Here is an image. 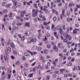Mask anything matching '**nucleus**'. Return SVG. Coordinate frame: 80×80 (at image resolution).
I'll use <instances>...</instances> for the list:
<instances>
[{"label": "nucleus", "instance_id": "obj_1", "mask_svg": "<svg viewBox=\"0 0 80 80\" xmlns=\"http://www.w3.org/2000/svg\"><path fill=\"white\" fill-rule=\"evenodd\" d=\"M37 41V39L35 38H32L30 40H28V43H31L32 42H35Z\"/></svg>", "mask_w": 80, "mask_h": 80}, {"label": "nucleus", "instance_id": "obj_2", "mask_svg": "<svg viewBox=\"0 0 80 80\" xmlns=\"http://www.w3.org/2000/svg\"><path fill=\"white\" fill-rule=\"evenodd\" d=\"M32 12L33 13L32 14V17H37L38 14L37 12H36V10L35 9H32Z\"/></svg>", "mask_w": 80, "mask_h": 80}, {"label": "nucleus", "instance_id": "obj_3", "mask_svg": "<svg viewBox=\"0 0 80 80\" xmlns=\"http://www.w3.org/2000/svg\"><path fill=\"white\" fill-rule=\"evenodd\" d=\"M25 34L26 36H29L30 35V32L29 31H27L25 33Z\"/></svg>", "mask_w": 80, "mask_h": 80}, {"label": "nucleus", "instance_id": "obj_4", "mask_svg": "<svg viewBox=\"0 0 80 80\" xmlns=\"http://www.w3.org/2000/svg\"><path fill=\"white\" fill-rule=\"evenodd\" d=\"M63 36L64 37H65L67 38H69V35H68L67 34H66V33H64L63 34Z\"/></svg>", "mask_w": 80, "mask_h": 80}, {"label": "nucleus", "instance_id": "obj_5", "mask_svg": "<svg viewBox=\"0 0 80 80\" xmlns=\"http://www.w3.org/2000/svg\"><path fill=\"white\" fill-rule=\"evenodd\" d=\"M8 52V53H10V51H11V48L10 47H8L7 48Z\"/></svg>", "mask_w": 80, "mask_h": 80}, {"label": "nucleus", "instance_id": "obj_6", "mask_svg": "<svg viewBox=\"0 0 80 80\" xmlns=\"http://www.w3.org/2000/svg\"><path fill=\"white\" fill-rule=\"evenodd\" d=\"M25 25L27 27H30V23H29L28 22H26L25 24Z\"/></svg>", "mask_w": 80, "mask_h": 80}, {"label": "nucleus", "instance_id": "obj_7", "mask_svg": "<svg viewBox=\"0 0 80 80\" xmlns=\"http://www.w3.org/2000/svg\"><path fill=\"white\" fill-rule=\"evenodd\" d=\"M12 3H11L8 4L6 5V8H8V7H10V6H12Z\"/></svg>", "mask_w": 80, "mask_h": 80}, {"label": "nucleus", "instance_id": "obj_8", "mask_svg": "<svg viewBox=\"0 0 80 80\" xmlns=\"http://www.w3.org/2000/svg\"><path fill=\"white\" fill-rule=\"evenodd\" d=\"M7 5V2H3L2 4V6L3 7L4 6H5Z\"/></svg>", "mask_w": 80, "mask_h": 80}, {"label": "nucleus", "instance_id": "obj_9", "mask_svg": "<svg viewBox=\"0 0 80 80\" xmlns=\"http://www.w3.org/2000/svg\"><path fill=\"white\" fill-rule=\"evenodd\" d=\"M56 29L57 30H60V29H61L62 28H60V26L59 25H58L56 27Z\"/></svg>", "mask_w": 80, "mask_h": 80}, {"label": "nucleus", "instance_id": "obj_10", "mask_svg": "<svg viewBox=\"0 0 80 80\" xmlns=\"http://www.w3.org/2000/svg\"><path fill=\"white\" fill-rule=\"evenodd\" d=\"M23 23L22 22H19L16 23V25L17 26H20L22 25H23Z\"/></svg>", "mask_w": 80, "mask_h": 80}, {"label": "nucleus", "instance_id": "obj_11", "mask_svg": "<svg viewBox=\"0 0 80 80\" xmlns=\"http://www.w3.org/2000/svg\"><path fill=\"white\" fill-rule=\"evenodd\" d=\"M11 48H12L15 47V45H14V44H13V42L11 43Z\"/></svg>", "mask_w": 80, "mask_h": 80}, {"label": "nucleus", "instance_id": "obj_12", "mask_svg": "<svg viewBox=\"0 0 80 80\" xmlns=\"http://www.w3.org/2000/svg\"><path fill=\"white\" fill-rule=\"evenodd\" d=\"M24 55L26 57H30V55L28 52H26L24 53Z\"/></svg>", "mask_w": 80, "mask_h": 80}, {"label": "nucleus", "instance_id": "obj_13", "mask_svg": "<svg viewBox=\"0 0 80 80\" xmlns=\"http://www.w3.org/2000/svg\"><path fill=\"white\" fill-rule=\"evenodd\" d=\"M65 69H62L60 70V72L62 73H63V72H65Z\"/></svg>", "mask_w": 80, "mask_h": 80}, {"label": "nucleus", "instance_id": "obj_14", "mask_svg": "<svg viewBox=\"0 0 80 80\" xmlns=\"http://www.w3.org/2000/svg\"><path fill=\"white\" fill-rule=\"evenodd\" d=\"M44 52L45 54H48V50L45 49L44 51Z\"/></svg>", "mask_w": 80, "mask_h": 80}, {"label": "nucleus", "instance_id": "obj_15", "mask_svg": "<svg viewBox=\"0 0 80 80\" xmlns=\"http://www.w3.org/2000/svg\"><path fill=\"white\" fill-rule=\"evenodd\" d=\"M37 50H38V51H41V50H42V48L40 47H39L38 48H37Z\"/></svg>", "mask_w": 80, "mask_h": 80}, {"label": "nucleus", "instance_id": "obj_16", "mask_svg": "<svg viewBox=\"0 0 80 80\" xmlns=\"http://www.w3.org/2000/svg\"><path fill=\"white\" fill-rule=\"evenodd\" d=\"M37 46H34L32 47V50H35L36 49H37Z\"/></svg>", "mask_w": 80, "mask_h": 80}, {"label": "nucleus", "instance_id": "obj_17", "mask_svg": "<svg viewBox=\"0 0 80 80\" xmlns=\"http://www.w3.org/2000/svg\"><path fill=\"white\" fill-rule=\"evenodd\" d=\"M13 53L15 55H17L18 54V53H17V51L15 50L13 51Z\"/></svg>", "mask_w": 80, "mask_h": 80}, {"label": "nucleus", "instance_id": "obj_18", "mask_svg": "<svg viewBox=\"0 0 80 80\" xmlns=\"http://www.w3.org/2000/svg\"><path fill=\"white\" fill-rule=\"evenodd\" d=\"M59 32L60 33L61 35H62L63 33V30H62V29H59Z\"/></svg>", "mask_w": 80, "mask_h": 80}, {"label": "nucleus", "instance_id": "obj_19", "mask_svg": "<svg viewBox=\"0 0 80 80\" xmlns=\"http://www.w3.org/2000/svg\"><path fill=\"white\" fill-rule=\"evenodd\" d=\"M45 27L46 29H47V30H50V28L48 25L46 26Z\"/></svg>", "mask_w": 80, "mask_h": 80}, {"label": "nucleus", "instance_id": "obj_20", "mask_svg": "<svg viewBox=\"0 0 80 80\" xmlns=\"http://www.w3.org/2000/svg\"><path fill=\"white\" fill-rule=\"evenodd\" d=\"M13 14V13L12 12H10L8 15V16L9 17H12V14Z\"/></svg>", "mask_w": 80, "mask_h": 80}, {"label": "nucleus", "instance_id": "obj_21", "mask_svg": "<svg viewBox=\"0 0 80 80\" xmlns=\"http://www.w3.org/2000/svg\"><path fill=\"white\" fill-rule=\"evenodd\" d=\"M63 41L64 42H65V43H67V42H68V40L66 38H64L63 40Z\"/></svg>", "mask_w": 80, "mask_h": 80}, {"label": "nucleus", "instance_id": "obj_22", "mask_svg": "<svg viewBox=\"0 0 80 80\" xmlns=\"http://www.w3.org/2000/svg\"><path fill=\"white\" fill-rule=\"evenodd\" d=\"M62 46V44L60 43H58V48H60Z\"/></svg>", "mask_w": 80, "mask_h": 80}, {"label": "nucleus", "instance_id": "obj_23", "mask_svg": "<svg viewBox=\"0 0 80 80\" xmlns=\"http://www.w3.org/2000/svg\"><path fill=\"white\" fill-rule=\"evenodd\" d=\"M53 20L54 22H56V21H57V17H54L53 18Z\"/></svg>", "mask_w": 80, "mask_h": 80}, {"label": "nucleus", "instance_id": "obj_24", "mask_svg": "<svg viewBox=\"0 0 80 80\" xmlns=\"http://www.w3.org/2000/svg\"><path fill=\"white\" fill-rule=\"evenodd\" d=\"M25 36H23L21 38V40H22V41H23V40H25Z\"/></svg>", "mask_w": 80, "mask_h": 80}, {"label": "nucleus", "instance_id": "obj_25", "mask_svg": "<svg viewBox=\"0 0 80 80\" xmlns=\"http://www.w3.org/2000/svg\"><path fill=\"white\" fill-rule=\"evenodd\" d=\"M62 15L63 17H64V14H65V9H63L62 10Z\"/></svg>", "mask_w": 80, "mask_h": 80}, {"label": "nucleus", "instance_id": "obj_26", "mask_svg": "<svg viewBox=\"0 0 80 80\" xmlns=\"http://www.w3.org/2000/svg\"><path fill=\"white\" fill-rule=\"evenodd\" d=\"M52 63H53V65H54L55 67H56V66H57V63L55 62H54V61L52 62Z\"/></svg>", "mask_w": 80, "mask_h": 80}, {"label": "nucleus", "instance_id": "obj_27", "mask_svg": "<svg viewBox=\"0 0 80 80\" xmlns=\"http://www.w3.org/2000/svg\"><path fill=\"white\" fill-rule=\"evenodd\" d=\"M70 11H68V12L67 13V16H70Z\"/></svg>", "mask_w": 80, "mask_h": 80}, {"label": "nucleus", "instance_id": "obj_28", "mask_svg": "<svg viewBox=\"0 0 80 80\" xmlns=\"http://www.w3.org/2000/svg\"><path fill=\"white\" fill-rule=\"evenodd\" d=\"M33 5L35 8H38V6H37V5L36 4H34Z\"/></svg>", "mask_w": 80, "mask_h": 80}, {"label": "nucleus", "instance_id": "obj_29", "mask_svg": "<svg viewBox=\"0 0 80 80\" xmlns=\"http://www.w3.org/2000/svg\"><path fill=\"white\" fill-rule=\"evenodd\" d=\"M2 69L3 70H4V71H6V70H7V69L4 67H2Z\"/></svg>", "mask_w": 80, "mask_h": 80}, {"label": "nucleus", "instance_id": "obj_30", "mask_svg": "<svg viewBox=\"0 0 80 80\" xmlns=\"http://www.w3.org/2000/svg\"><path fill=\"white\" fill-rule=\"evenodd\" d=\"M18 7L19 8H20L21 7H22V4L20 3H18Z\"/></svg>", "mask_w": 80, "mask_h": 80}, {"label": "nucleus", "instance_id": "obj_31", "mask_svg": "<svg viewBox=\"0 0 80 80\" xmlns=\"http://www.w3.org/2000/svg\"><path fill=\"white\" fill-rule=\"evenodd\" d=\"M28 52L29 53H30L31 54V55H33V52H32L29 51H28Z\"/></svg>", "mask_w": 80, "mask_h": 80}, {"label": "nucleus", "instance_id": "obj_32", "mask_svg": "<svg viewBox=\"0 0 80 80\" xmlns=\"http://www.w3.org/2000/svg\"><path fill=\"white\" fill-rule=\"evenodd\" d=\"M7 13V9L4 10L3 11V13Z\"/></svg>", "mask_w": 80, "mask_h": 80}, {"label": "nucleus", "instance_id": "obj_33", "mask_svg": "<svg viewBox=\"0 0 80 80\" xmlns=\"http://www.w3.org/2000/svg\"><path fill=\"white\" fill-rule=\"evenodd\" d=\"M10 77H11V74H8V79H9L10 78Z\"/></svg>", "mask_w": 80, "mask_h": 80}, {"label": "nucleus", "instance_id": "obj_34", "mask_svg": "<svg viewBox=\"0 0 80 80\" xmlns=\"http://www.w3.org/2000/svg\"><path fill=\"white\" fill-rule=\"evenodd\" d=\"M52 77L53 78H55L57 77V75L55 74H54L52 75Z\"/></svg>", "mask_w": 80, "mask_h": 80}, {"label": "nucleus", "instance_id": "obj_35", "mask_svg": "<svg viewBox=\"0 0 80 80\" xmlns=\"http://www.w3.org/2000/svg\"><path fill=\"white\" fill-rule=\"evenodd\" d=\"M29 77H33V73L30 74L29 75Z\"/></svg>", "mask_w": 80, "mask_h": 80}, {"label": "nucleus", "instance_id": "obj_36", "mask_svg": "<svg viewBox=\"0 0 80 80\" xmlns=\"http://www.w3.org/2000/svg\"><path fill=\"white\" fill-rule=\"evenodd\" d=\"M21 14L22 13H23V14H25V13H26V12H25V11H22V12H21Z\"/></svg>", "mask_w": 80, "mask_h": 80}, {"label": "nucleus", "instance_id": "obj_37", "mask_svg": "<svg viewBox=\"0 0 80 80\" xmlns=\"http://www.w3.org/2000/svg\"><path fill=\"white\" fill-rule=\"evenodd\" d=\"M47 47L48 48H50V47H51V46H50V44H48L47 45Z\"/></svg>", "mask_w": 80, "mask_h": 80}, {"label": "nucleus", "instance_id": "obj_38", "mask_svg": "<svg viewBox=\"0 0 80 80\" xmlns=\"http://www.w3.org/2000/svg\"><path fill=\"white\" fill-rule=\"evenodd\" d=\"M50 76H47L46 77V79H47V80H49V79H50Z\"/></svg>", "mask_w": 80, "mask_h": 80}, {"label": "nucleus", "instance_id": "obj_39", "mask_svg": "<svg viewBox=\"0 0 80 80\" xmlns=\"http://www.w3.org/2000/svg\"><path fill=\"white\" fill-rule=\"evenodd\" d=\"M20 16L22 18H23V17H24V16H23V14L22 13L20 14Z\"/></svg>", "mask_w": 80, "mask_h": 80}, {"label": "nucleus", "instance_id": "obj_40", "mask_svg": "<svg viewBox=\"0 0 80 80\" xmlns=\"http://www.w3.org/2000/svg\"><path fill=\"white\" fill-rule=\"evenodd\" d=\"M42 18V20H43V21H45V20H46V18H45V17H43Z\"/></svg>", "mask_w": 80, "mask_h": 80}, {"label": "nucleus", "instance_id": "obj_41", "mask_svg": "<svg viewBox=\"0 0 80 80\" xmlns=\"http://www.w3.org/2000/svg\"><path fill=\"white\" fill-rule=\"evenodd\" d=\"M40 67L41 69H42V68H43V65L42 64H40Z\"/></svg>", "mask_w": 80, "mask_h": 80}, {"label": "nucleus", "instance_id": "obj_42", "mask_svg": "<svg viewBox=\"0 0 80 80\" xmlns=\"http://www.w3.org/2000/svg\"><path fill=\"white\" fill-rule=\"evenodd\" d=\"M16 65H20V62L18 61L16 62Z\"/></svg>", "mask_w": 80, "mask_h": 80}, {"label": "nucleus", "instance_id": "obj_43", "mask_svg": "<svg viewBox=\"0 0 80 80\" xmlns=\"http://www.w3.org/2000/svg\"><path fill=\"white\" fill-rule=\"evenodd\" d=\"M24 66L25 67H27L28 66V64L27 63H26L24 64Z\"/></svg>", "mask_w": 80, "mask_h": 80}, {"label": "nucleus", "instance_id": "obj_44", "mask_svg": "<svg viewBox=\"0 0 80 80\" xmlns=\"http://www.w3.org/2000/svg\"><path fill=\"white\" fill-rule=\"evenodd\" d=\"M72 43V42H68L67 43V44L68 45H69V44H71Z\"/></svg>", "mask_w": 80, "mask_h": 80}, {"label": "nucleus", "instance_id": "obj_45", "mask_svg": "<svg viewBox=\"0 0 80 80\" xmlns=\"http://www.w3.org/2000/svg\"><path fill=\"white\" fill-rule=\"evenodd\" d=\"M39 17L40 18H43V15L41 14L39 15Z\"/></svg>", "mask_w": 80, "mask_h": 80}, {"label": "nucleus", "instance_id": "obj_46", "mask_svg": "<svg viewBox=\"0 0 80 80\" xmlns=\"http://www.w3.org/2000/svg\"><path fill=\"white\" fill-rule=\"evenodd\" d=\"M22 60H26V58L24 56H23Z\"/></svg>", "mask_w": 80, "mask_h": 80}, {"label": "nucleus", "instance_id": "obj_47", "mask_svg": "<svg viewBox=\"0 0 80 80\" xmlns=\"http://www.w3.org/2000/svg\"><path fill=\"white\" fill-rule=\"evenodd\" d=\"M63 30H65V25H63Z\"/></svg>", "mask_w": 80, "mask_h": 80}, {"label": "nucleus", "instance_id": "obj_48", "mask_svg": "<svg viewBox=\"0 0 80 80\" xmlns=\"http://www.w3.org/2000/svg\"><path fill=\"white\" fill-rule=\"evenodd\" d=\"M60 16L61 19L62 20V19H63V16H62V14H60Z\"/></svg>", "mask_w": 80, "mask_h": 80}, {"label": "nucleus", "instance_id": "obj_49", "mask_svg": "<svg viewBox=\"0 0 80 80\" xmlns=\"http://www.w3.org/2000/svg\"><path fill=\"white\" fill-rule=\"evenodd\" d=\"M11 58H12V59H15V57H14L13 56H12L11 57Z\"/></svg>", "mask_w": 80, "mask_h": 80}, {"label": "nucleus", "instance_id": "obj_50", "mask_svg": "<svg viewBox=\"0 0 80 80\" xmlns=\"http://www.w3.org/2000/svg\"><path fill=\"white\" fill-rule=\"evenodd\" d=\"M78 10V8H75L74 12H76V11H77Z\"/></svg>", "mask_w": 80, "mask_h": 80}, {"label": "nucleus", "instance_id": "obj_51", "mask_svg": "<svg viewBox=\"0 0 80 80\" xmlns=\"http://www.w3.org/2000/svg\"><path fill=\"white\" fill-rule=\"evenodd\" d=\"M20 21L21 22H23V19L22 18H20Z\"/></svg>", "mask_w": 80, "mask_h": 80}, {"label": "nucleus", "instance_id": "obj_52", "mask_svg": "<svg viewBox=\"0 0 80 80\" xmlns=\"http://www.w3.org/2000/svg\"><path fill=\"white\" fill-rule=\"evenodd\" d=\"M47 65H48V66H50V65H51L50 62H48Z\"/></svg>", "mask_w": 80, "mask_h": 80}, {"label": "nucleus", "instance_id": "obj_53", "mask_svg": "<svg viewBox=\"0 0 80 80\" xmlns=\"http://www.w3.org/2000/svg\"><path fill=\"white\" fill-rule=\"evenodd\" d=\"M77 69L78 70H80V67H77Z\"/></svg>", "mask_w": 80, "mask_h": 80}, {"label": "nucleus", "instance_id": "obj_54", "mask_svg": "<svg viewBox=\"0 0 80 80\" xmlns=\"http://www.w3.org/2000/svg\"><path fill=\"white\" fill-rule=\"evenodd\" d=\"M61 40H63L64 39L63 38V36H61Z\"/></svg>", "mask_w": 80, "mask_h": 80}, {"label": "nucleus", "instance_id": "obj_55", "mask_svg": "<svg viewBox=\"0 0 80 80\" xmlns=\"http://www.w3.org/2000/svg\"><path fill=\"white\" fill-rule=\"evenodd\" d=\"M44 24L45 25H46V26H47V23L45 22H44Z\"/></svg>", "mask_w": 80, "mask_h": 80}, {"label": "nucleus", "instance_id": "obj_56", "mask_svg": "<svg viewBox=\"0 0 80 80\" xmlns=\"http://www.w3.org/2000/svg\"><path fill=\"white\" fill-rule=\"evenodd\" d=\"M35 63H36V62H35L34 63L32 64V66H34V65H35Z\"/></svg>", "mask_w": 80, "mask_h": 80}, {"label": "nucleus", "instance_id": "obj_57", "mask_svg": "<svg viewBox=\"0 0 80 80\" xmlns=\"http://www.w3.org/2000/svg\"><path fill=\"white\" fill-rule=\"evenodd\" d=\"M57 32H54V36H56V35H57Z\"/></svg>", "mask_w": 80, "mask_h": 80}, {"label": "nucleus", "instance_id": "obj_58", "mask_svg": "<svg viewBox=\"0 0 80 80\" xmlns=\"http://www.w3.org/2000/svg\"><path fill=\"white\" fill-rule=\"evenodd\" d=\"M54 62H58V59H56L55 61H54Z\"/></svg>", "mask_w": 80, "mask_h": 80}, {"label": "nucleus", "instance_id": "obj_59", "mask_svg": "<svg viewBox=\"0 0 80 80\" xmlns=\"http://www.w3.org/2000/svg\"><path fill=\"white\" fill-rule=\"evenodd\" d=\"M59 73V72L58 71H57L55 72V73H56L57 74H58Z\"/></svg>", "mask_w": 80, "mask_h": 80}, {"label": "nucleus", "instance_id": "obj_60", "mask_svg": "<svg viewBox=\"0 0 80 80\" xmlns=\"http://www.w3.org/2000/svg\"><path fill=\"white\" fill-rule=\"evenodd\" d=\"M18 80H20L21 79V77L20 76H18Z\"/></svg>", "mask_w": 80, "mask_h": 80}, {"label": "nucleus", "instance_id": "obj_61", "mask_svg": "<svg viewBox=\"0 0 80 80\" xmlns=\"http://www.w3.org/2000/svg\"><path fill=\"white\" fill-rule=\"evenodd\" d=\"M74 55H75V53L74 52H72L71 54V55L72 56H74Z\"/></svg>", "mask_w": 80, "mask_h": 80}, {"label": "nucleus", "instance_id": "obj_62", "mask_svg": "<svg viewBox=\"0 0 80 80\" xmlns=\"http://www.w3.org/2000/svg\"><path fill=\"white\" fill-rule=\"evenodd\" d=\"M67 20L68 22H70V19L69 18H67Z\"/></svg>", "mask_w": 80, "mask_h": 80}, {"label": "nucleus", "instance_id": "obj_63", "mask_svg": "<svg viewBox=\"0 0 80 80\" xmlns=\"http://www.w3.org/2000/svg\"><path fill=\"white\" fill-rule=\"evenodd\" d=\"M39 13H41V14H42L43 13V11H42L41 10H40L39 11Z\"/></svg>", "mask_w": 80, "mask_h": 80}, {"label": "nucleus", "instance_id": "obj_64", "mask_svg": "<svg viewBox=\"0 0 80 80\" xmlns=\"http://www.w3.org/2000/svg\"><path fill=\"white\" fill-rule=\"evenodd\" d=\"M54 28V25L52 24V28L53 29Z\"/></svg>", "mask_w": 80, "mask_h": 80}]
</instances>
